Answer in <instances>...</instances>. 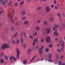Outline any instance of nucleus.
Returning a JSON list of instances; mask_svg holds the SVG:
<instances>
[{
	"mask_svg": "<svg viewBox=\"0 0 65 65\" xmlns=\"http://www.w3.org/2000/svg\"><path fill=\"white\" fill-rule=\"evenodd\" d=\"M59 43L61 45V46L62 47H61L60 48V50L62 52H64V41L62 40H60L59 41Z\"/></svg>",
	"mask_w": 65,
	"mask_h": 65,
	"instance_id": "f257e3e1",
	"label": "nucleus"
},
{
	"mask_svg": "<svg viewBox=\"0 0 65 65\" xmlns=\"http://www.w3.org/2000/svg\"><path fill=\"white\" fill-rule=\"evenodd\" d=\"M9 47H10L9 45H8L6 43H5L2 46V49L5 50V49H6L7 48H9Z\"/></svg>",
	"mask_w": 65,
	"mask_h": 65,
	"instance_id": "f03ea898",
	"label": "nucleus"
},
{
	"mask_svg": "<svg viewBox=\"0 0 65 65\" xmlns=\"http://www.w3.org/2000/svg\"><path fill=\"white\" fill-rule=\"evenodd\" d=\"M46 34H49L50 32L51 31V29L50 28H48L46 29Z\"/></svg>",
	"mask_w": 65,
	"mask_h": 65,
	"instance_id": "7ed1b4c3",
	"label": "nucleus"
},
{
	"mask_svg": "<svg viewBox=\"0 0 65 65\" xmlns=\"http://www.w3.org/2000/svg\"><path fill=\"white\" fill-rule=\"evenodd\" d=\"M17 54L16 55V57L17 59H19L20 58V56H19V50L18 49L17 51Z\"/></svg>",
	"mask_w": 65,
	"mask_h": 65,
	"instance_id": "20e7f679",
	"label": "nucleus"
},
{
	"mask_svg": "<svg viewBox=\"0 0 65 65\" xmlns=\"http://www.w3.org/2000/svg\"><path fill=\"white\" fill-rule=\"evenodd\" d=\"M50 37L49 36H47L45 40L47 42H49L50 41Z\"/></svg>",
	"mask_w": 65,
	"mask_h": 65,
	"instance_id": "39448f33",
	"label": "nucleus"
},
{
	"mask_svg": "<svg viewBox=\"0 0 65 65\" xmlns=\"http://www.w3.org/2000/svg\"><path fill=\"white\" fill-rule=\"evenodd\" d=\"M46 11L47 12H49L50 11V8L48 7H47L46 8Z\"/></svg>",
	"mask_w": 65,
	"mask_h": 65,
	"instance_id": "423d86ee",
	"label": "nucleus"
},
{
	"mask_svg": "<svg viewBox=\"0 0 65 65\" xmlns=\"http://www.w3.org/2000/svg\"><path fill=\"white\" fill-rule=\"evenodd\" d=\"M54 34L55 36H57L59 35V32L57 30H56L54 32Z\"/></svg>",
	"mask_w": 65,
	"mask_h": 65,
	"instance_id": "0eeeda50",
	"label": "nucleus"
},
{
	"mask_svg": "<svg viewBox=\"0 0 65 65\" xmlns=\"http://www.w3.org/2000/svg\"><path fill=\"white\" fill-rule=\"evenodd\" d=\"M29 21L28 20L24 22L23 23V25H27V24H29Z\"/></svg>",
	"mask_w": 65,
	"mask_h": 65,
	"instance_id": "6e6552de",
	"label": "nucleus"
},
{
	"mask_svg": "<svg viewBox=\"0 0 65 65\" xmlns=\"http://www.w3.org/2000/svg\"><path fill=\"white\" fill-rule=\"evenodd\" d=\"M39 54H40V55H42V50H39Z\"/></svg>",
	"mask_w": 65,
	"mask_h": 65,
	"instance_id": "1a4fd4ad",
	"label": "nucleus"
},
{
	"mask_svg": "<svg viewBox=\"0 0 65 65\" xmlns=\"http://www.w3.org/2000/svg\"><path fill=\"white\" fill-rule=\"evenodd\" d=\"M23 46L24 48H26L27 47V44L26 43H23Z\"/></svg>",
	"mask_w": 65,
	"mask_h": 65,
	"instance_id": "9d476101",
	"label": "nucleus"
},
{
	"mask_svg": "<svg viewBox=\"0 0 65 65\" xmlns=\"http://www.w3.org/2000/svg\"><path fill=\"white\" fill-rule=\"evenodd\" d=\"M0 62L1 64H3L4 63V60H3V59L1 58L0 60Z\"/></svg>",
	"mask_w": 65,
	"mask_h": 65,
	"instance_id": "9b49d317",
	"label": "nucleus"
},
{
	"mask_svg": "<svg viewBox=\"0 0 65 65\" xmlns=\"http://www.w3.org/2000/svg\"><path fill=\"white\" fill-rule=\"evenodd\" d=\"M20 41L21 43H23L24 42V38L23 37H21L20 39Z\"/></svg>",
	"mask_w": 65,
	"mask_h": 65,
	"instance_id": "f8f14e48",
	"label": "nucleus"
},
{
	"mask_svg": "<svg viewBox=\"0 0 65 65\" xmlns=\"http://www.w3.org/2000/svg\"><path fill=\"white\" fill-rule=\"evenodd\" d=\"M27 63V60H26V59H24L23 61V63L25 64H26Z\"/></svg>",
	"mask_w": 65,
	"mask_h": 65,
	"instance_id": "ddd939ff",
	"label": "nucleus"
},
{
	"mask_svg": "<svg viewBox=\"0 0 65 65\" xmlns=\"http://www.w3.org/2000/svg\"><path fill=\"white\" fill-rule=\"evenodd\" d=\"M12 59L14 60V61H16V60H17V58L13 56L12 57Z\"/></svg>",
	"mask_w": 65,
	"mask_h": 65,
	"instance_id": "4468645a",
	"label": "nucleus"
},
{
	"mask_svg": "<svg viewBox=\"0 0 65 65\" xmlns=\"http://www.w3.org/2000/svg\"><path fill=\"white\" fill-rule=\"evenodd\" d=\"M26 12L25 11H23L22 12V15H25L26 14Z\"/></svg>",
	"mask_w": 65,
	"mask_h": 65,
	"instance_id": "2eb2a0df",
	"label": "nucleus"
},
{
	"mask_svg": "<svg viewBox=\"0 0 65 65\" xmlns=\"http://www.w3.org/2000/svg\"><path fill=\"white\" fill-rule=\"evenodd\" d=\"M56 14L58 16V17H59V18H61V14H60L59 13H56Z\"/></svg>",
	"mask_w": 65,
	"mask_h": 65,
	"instance_id": "dca6fc26",
	"label": "nucleus"
},
{
	"mask_svg": "<svg viewBox=\"0 0 65 65\" xmlns=\"http://www.w3.org/2000/svg\"><path fill=\"white\" fill-rule=\"evenodd\" d=\"M36 56H34L32 58V59L31 60V62H32V61H33L34 60V59L35 58H36Z\"/></svg>",
	"mask_w": 65,
	"mask_h": 65,
	"instance_id": "f3484780",
	"label": "nucleus"
},
{
	"mask_svg": "<svg viewBox=\"0 0 65 65\" xmlns=\"http://www.w3.org/2000/svg\"><path fill=\"white\" fill-rule=\"evenodd\" d=\"M47 22L46 21H44L43 22V24L44 25H47Z\"/></svg>",
	"mask_w": 65,
	"mask_h": 65,
	"instance_id": "a211bd4d",
	"label": "nucleus"
},
{
	"mask_svg": "<svg viewBox=\"0 0 65 65\" xmlns=\"http://www.w3.org/2000/svg\"><path fill=\"white\" fill-rule=\"evenodd\" d=\"M5 58L6 59V60H8V57H7L6 55H5L4 56Z\"/></svg>",
	"mask_w": 65,
	"mask_h": 65,
	"instance_id": "6ab92c4d",
	"label": "nucleus"
},
{
	"mask_svg": "<svg viewBox=\"0 0 65 65\" xmlns=\"http://www.w3.org/2000/svg\"><path fill=\"white\" fill-rule=\"evenodd\" d=\"M39 29H40V28H39V27L37 26L36 27V30H37V31H39Z\"/></svg>",
	"mask_w": 65,
	"mask_h": 65,
	"instance_id": "aec40b11",
	"label": "nucleus"
},
{
	"mask_svg": "<svg viewBox=\"0 0 65 65\" xmlns=\"http://www.w3.org/2000/svg\"><path fill=\"white\" fill-rule=\"evenodd\" d=\"M38 39L37 38L35 39L34 40V41H35L36 42H37V41H38Z\"/></svg>",
	"mask_w": 65,
	"mask_h": 65,
	"instance_id": "412c9836",
	"label": "nucleus"
},
{
	"mask_svg": "<svg viewBox=\"0 0 65 65\" xmlns=\"http://www.w3.org/2000/svg\"><path fill=\"white\" fill-rule=\"evenodd\" d=\"M6 0H5L3 4V5H5V4L6 3Z\"/></svg>",
	"mask_w": 65,
	"mask_h": 65,
	"instance_id": "4be33fe9",
	"label": "nucleus"
},
{
	"mask_svg": "<svg viewBox=\"0 0 65 65\" xmlns=\"http://www.w3.org/2000/svg\"><path fill=\"white\" fill-rule=\"evenodd\" d=\"M14 29H15L14 27H11L10 28L11 30V31H13V30H14Z\"/></svg>",
	"mask_w": 65,
	"mask_h": 65,
	"instance_id": "5701e85b",
	"label": "nucleus"
},
{
	"mask_svg": "<svg viewBox=\"0 0 65 65\" xmlns=\"http://www.w3.org/2000/svg\"><path fill=\"white\" fill-rule=\"evenodd\" d=\"M23 34H24V37H26V36H27V34H26V33L25 31H23Z\"/></svg>",
	"mask_w": 65,
	"mask_h": 65,
	"instance_id": "b1692460",
	"label": "nucleus"
},
{
	"mask_svg": "<svg viewBox=\"0 0 65 65\" xmlns=\"http://www.w3.org/2000/svg\"><path fill=\"white\" fill-rule=\"evenodd\" d=\"M45 52H48L49 51V49L46 48L45 50Z\"/></svg>",
	"mask_w": 65,
	"mask_h": 65,
	"instance_id": "393cba45",
	"label": "nucleus"
},
{
	"mask_svg": "<svg viewBox=\"0 0 65 65\" xmlns=\"http://www.w3.org/2000/svg\"><path fill=\"white\" fill-rule=\"evenodd\" d=\"M15 24L16 25H19V22L17 21L16 22H15Z\"/></svg>",
	"mask_w": 65,
	"mask_h": 65,
	"instance_id": "a878e982",
	"label": "nucleus"
},
{
	"mask_svg": "<svg viewBox=\"0 0 65 65\" xmlns=\"http://www.w3.org/2000/svg\"><path fill=\"white\" fill-rule=\"evenodd\" d=\"M37 23H41V21L39 20H38L37 21Z\"/></svg>",
	"mask_w": 65,
	"mask_h": 65,
	"instance_id": "bb28decb",
	"label": "nucleus"
},
{
	"mask_svg": "<svg viewBox=\"0 0 65 65\" xmlns=\"http://www.w3.org/2000/svg\"><path fill=\"white\" fill-rule=\"evenodd\" d=\"M48 57L49 58H52V54L49 55L48 56Z\"/></svg>",
	"mask_w": 65,
	"mask_h": 65,
	"instance_id": "cd10ccee",
	"label": "nucleus"
},
{
	"mask_svg": "<svg viewBox=\"0 0 65 65\" xmlns=\"http://www.w3.org/2000/svg\"><path fill=\"white\" fill-rule=\"evenodd\" d=\"M18 34V32H16V33H15L14 35V37H16L17 36V35Z\"/></svg>",
	"mask_w": 65,
	"mask_h": 65,
	"instance_id": "c85d7f7f",
	"label": "nucleus"
},
{
	"mask_svg": "<svg viewBox=\"0 0 65 65\" xmlns=\"http://www.w3.org/2000/svg\"><path fill=\"white\" fill-rule=\"evenodd\" d=\"M54 26L55 28H58V27H59V25H57V24H55L54 25Z\"/></svg>",
	"mask_w": 65,
	"mask_h": 65,
	"instance_id": "c756f323",
	"label": "nucleus"
},
{
	"mask_svg": "<svg viewBox=\"0 0 65 65\" xmlns=\"http://www.w3.org/2000/svg\"><path fill=\"white\" fill-rule=\"evenodd\" d=\"M41 7H40L38 8L37 9V10H40L41 9Z\"/></svg>",
	"mask_w": 65,
	"mask_h": 65,
	"instance_id": "7c9ffc66",
	"label": "nucleus"
},
{
	"mask_svg": "<svg viewBox=\"0 0 65 65\" xmlns=\"http://www.w3.org/2000/svg\"><path fill=\"white\" fill-rule=\"evenodd\" d=\"M59 56L58 55H57L56 56V58L57 59V60L59 59Z\"/></svg>",
	"mask_w": 65,
	"mask_h": 65,
	"instance_id": "2f4dec72",
	"label": "nucleus"
},
{
	"mask_svg": "<svg viewBox=\"0 0 65 65\" xmlns=\"http://www.w3.org/2000/svg\"><path fill=\"white\" fill-rule=\"evenodd\" d=\"M44 48V47L42 46L39 49V50H42Z\"/></svg>",
	"mask_w": 65,
	"mask_h": 65,
	"instance_id": "473e14b6",
	"label": "nucleus"
},
{
	"mask_svg": "<svg viewBox=\"0 0 65 65\" xmlns=\"http://www.w3.org/2000/svg\"><path fill=\"white\" fill-rule=\"evenodd\" d=\"M12 42L13 43V44H16V42H15V41L14 40L12 41Z\"/></svg>",
	"mask_w": 65,
	"mask_h": 65,
	"instance_id": "72a5a7b5",
	"label": "nucleus"
},
{
	"mask_svg": "<svg viewBox=\"0 0 65 65\" xmlns=\"http://www.w3.org/2000/svg\"><path fill=\"white\" fill-rule=\"evenodd\" d=\"M14 13V10L13 9L12 10V15H13Z\"/></svg>",
	"mask_w": 65,
	"mask_h": 65,
	"instance_id": "f704fd0d",
	"label": "nucleus"
},
{
	"mask_svg": "<svg viewBox=\"0 0 65 65\" xmlns=\"http://www.w3.org/2000/svg\"><path fill=\"white\" fill-rule=\"evenodd\" d=\"M22 20H25L26 19V17H23L22 18Z\"/></svg>",
	"mask_w": 65,
	"mask_h": 65,
	"instance_id": "c9c22d12",
	"label": "nucleus"
},
{
	"mask_svg": "<svg viewBox=\"0 0 65 65\" xmlns=\"http://www.w3.org/2000/svg\"><path fill=\"white\" fill-rule=\"evenodd\" d=\"M19 42H20V40H19L18 39L17 41V43L19 44Z\"/></svg>",
	"mask_w": 65,
	"mask_h": 65,
	"instance_id": "e433bc0d",
	"label": "nucleus"
},
{
	"mask_svg": "<svg viewBox=\"0 0 65 65\" xmlns=\"http://www.w3.org/2000/svg\"><path fill=\"white\" fill-rule=\"evenodd\" d=\"M12 23V24H13V23H14V22H15V21H14V20H13L11 21Z\"/></svg>",
	"mask_w": 65,
	"mask_h": 65,
	"instance_id": "4c0bfd02",
	"label": "nucleus"
},
{
	"mask_svg": "<svg viewBox=\"0 0 65 65\" xmlns=\"http://www.w3.org/2000/svg\"><path fill=\"white\" fill-rule=\"evenodd\" d=\"M49 47H50V48L52 47H53V45L51 44L49 45Z\"/></svg>",
	"mask_w": 65,
	"mask_h": 65,
	"instance_id": "58836bf2",
	"label": "nucleus"
},
{
	"mask_svg": "<svg viewBox=\"0 0 65 65\" xmlns=\"http://www.w3.org/2000/svg\"><path fill=\"white\" fill-rule=\"evenodd\" d=\"M63 58H64V56L63 55H62L60 56V59H63Z\"/></svg>",
	"mask_w": 65,
	"mask_h": 65,
	"instance_id": "ea45409f",
	"label": "nucleus"
},
{
	"mask_svg": "<svg viewBox=\"0 0 65 65\" xmlns=\"http://www.w3.org/2000/svg\"><path fill=\"white\" fill-rule=\"evenodd\" d=\"M29 37L30 38H32V39H33V36H29Z\"/></svg>",
	"mask_w": 65,
	"mask_h": 65,
	"instance_id": "a19ab883",
	"label": "nucleus"
},
{
	"mask_svg": "<svg viewBox=\"0 0 65 65\" xmlns=\"http://www.w3.org/2000/svg\"><path fill=\"white\" fill-rule=\"evenodd\" d=\"M48 60L49 61H50V62H51L52 61V59L51 58H49L48 59Z\"/></svg>",
	"mask_w": 65,
	"mask_h": 65,
	"instance_id": "79ce46f5",
	"label": "nucleus"
},
{
	"mask_svg": "<svg viewBox=\"0 0 65 65\" xmlns=\"http://www.w3.org/2000/svg\"><path fill=\"white\" fill-rule=\"evenodd\" d=\"M56 1H57V0H54V4H56L57 3H56Z\"/></svg>",
	"mask_w": 65,
	"mask_h": 65,
	"instance_id": "37998d69",
	"label": "nucleus"
},
{
	"mask_svg": "<svg viewBox=\"0 0 65 65\" xmlns=\"http://www.w3.org/2000/svg\"><path fill=\"white\" fill-rule=\"evenodd\" d=\"M61 50H60L59 49H58L57 50V51L58 52V53H59L60 52H61Z\"/></svg>",
	"mask_w": 65,
	"mask_h": 65,
	"instance_id": "c03bdc74",
	"label": "nucleus"
},
{
	"mask_svg": "<svg viewBox=\"0 0 65 65\" xmlns=\"http://www.w3.org/2000/svg\"><path fill=\"white\" fill-rule=\"evenodd\" d=\"M27 2H30L31 0H26Z\"/></svg>",
	"mask_w": 65,
	"mask_h": 65,
	"instance_id": "a18cd8bd",
	"label": "nucleus"
},
{
	"mask_svg": "<svg viewBox=\"0 0 65 65\" xmlns=\"http://www.w3.org/2000/svg\"><path fill=\"white\" fill-rule=\"evenodd\" d=\"M4 0H0V3H3Z\"/></svg>",
	"mask_w": 65,
	"mask_h": 65,
	"instance_id": "49530a36",
	"label": "nucleus"
},
{
	"mask_svg": "<svg viewBox=\"0 0 65 65\" xmlns=\"http://www.w3.org/2000/svg\"><path fill=\"white\" fill-rule=\"evenodd\" d=\"M3 10H2L0 12V14H1L3 13Z\"/></svg>",
	"mask_w": 65,
	"mask_h": 65,
	"instance_id": "de8ad7c7",
	"label": "nucleus"
},
{
	"mask_svg": "<svg viewBox=\"0 0 65 65\" xmlns=\"http://www.w3.org/2000/svg\"><path fill=\"white\" fill-rule=\"evenodd\" d=\"M52 30L53 31H54L55 30V28L54 27H53Z\"/></svg>",
	"mask_w": 65,
	"mask_h": 65,
	"instance_id": "09e8293b",
	"label": "nucleus"
},
{
	"mask_svg": "<svg viewBox=\"0 0 65 65\" xmlns=\"http://www.w3.org/2000/svg\"><path fill=\"white\" fill-rule=\"evenodd\" d=\"M61 61H60L58 63L59 64V65H61Z\"/></svg>",
	"mask_w": 65,
	"mask_h": 65,
	"instance_id": "8fccbe9b",
	"label": "nucleus"
},
{
	"mask_svg": "<svg viewBox=\"0 0 65 65\" xmlns=\"http://www.w3.org/2000/svg\"><path fill=\"white\" fill-rule=\"evenodd\" d=\"M12 57H13V56H10V60H11V59H12Z\"/></svg>",
	"mask_w": 65,
	"mask_h": 65,
	"instance_id": "3c124183",
	"label": "nucleus"
},
{
	"mask_svg": "<svg viewBox=\"0 0 65 65\" xmlns=\"http://www.w3.org/2000/svg\"><path fill=\"white\" fill-rule=\"evenodd\" d=\"M12 3V2H9V4H8V5L10 6V5Z\"/></svg>",
	"mask_w": 65,
	"mask_h": 65,
	"instance_id": "603ef678",
	"label": "nucleus"
},
{
	"mask_svg": "<svg viewBox=\"0 0 65 65\" xmlns=\"http://www.w3.org/2000/svg\"><path fill=\"white\" fill-rule=\"evenodd\" d=\"M18 5V3H16L15 4H14V6H17Z\"/></svg>",
	"mask_w": 65,
	"mask_h": 65,
	"instance_id": "864d4df0",
	"label": "nucleus"
},
{
	"mask_svg": "<svg viewBox=\"0 0 65 65\" xmlns=\"http://www.w3.org/2000/svg\"><path fill=\"white\" fill-rule=\"evenodd\" d=\"M54 5H52L51 6V7L52 8H53V7H54Z\"/></svg>",
	"mask_w": 65,
	"mask_h": 65,
	"instance_id": "5fc2aeb1",
	"label": "nucleus"
},
{
	"mask_svg": "<svg viewBox=\"0 0 65 65\" xmlns=\"http://www.w3.org/2000/svg\"><path fill=\"white\" fill-rule=\"evenodd\" d=\"M31 51H32L31 49H29L28 50V52H29V51H30V52H31Z\"/></svg>",
	"mask_w": 65,
	"mask_h": 65,
	"instance_id": "6e6d98bb",
	"label": "nucleus"
},
{
	"mask_svg": "<svg viewBox=\"0 0 65 65\" xmlns=\"http://www.w3.org/2000/svg\"><path fill=\"white\" fill-rule=\"evenodd\" d=\"M62 26L63 27H65V24H63L62 25Z\"/></svg>",
	"mask_w": 65,
	"mask_h": 65,
	"instance_id": "4d7b16f0",
	"label": "nucleus"
},
{
	"mask_svg": "<svg viewBox=\"0 0 65 65\" xmlns=\"http://www.w3.org/2000/svg\"><path fill=\"white\" fill-rule=\"evenodd\" d=\"M37 35V32H35L34 34L35 36H36Z\"/></svg>",
	"mask_w": 65,
	"mask_h": 65,
	"instance_id": "13d9d810",
	"label": "nucleus"
},
{
	"mask_svg": "<svg viewBox=\"0 0 65 65\" xmlns=\"http://www.w3.org/2000/svg\"><path fill=\"white\" fill-rule=\"evenodd\" d=\"M4 55L3 53H1V57H2V56H3Z\"/></svg>",
	"mask_w": 65,
	"mask_h": 65,
	"instance_id": "bf43d9fd",
	"label": "nucleus"
},
{
	"mask_svg": "<svg viewBox=\"0 0 65 65\" xmlns=\"http://www.w3.org/2000/svg\"><path fill=\"white\" fill-rule=\"evenodd\" d=\"M58 39V38H56L55 39V41H57Z\"/></svg>",
	"mask_w": 65,
	"mask_h": 65,
	"instance_id": "052dcab7",
	"label": "nucleus"
},
{
	"mask_svg": "<svg viewBox=\"0 0 65 65\" xmlns=\"http://www.w3.org/2000/svg\"><path fill=\"white\" fill-rule=\"evenodd\" d=\"M35 41H34L33 42V45H35Z\"/></svg>",
	"mask_w": 65,
	"mask_h": 65,
	"instance_id": "680f3d73",
	"label": "nucleus"
},
{
	"mask_svg": "<svg viewBox=\"0 0 65 65\" xmlns=\"http://www.w3.org/2000/svg\"><path fill=\"white\" fill-rule=\"evenodd\" d=\"M58 8V7L57 6H56L55 7V9H57Z\"/></svg>",
	"mask_w": 65,
	"mask_h": 65,
	"instance_id": "e2e57ef3",
	"label": "nucleus"
},
{
	"mask_svg": "<svg viewBox=\"0 0 65 65\" xmlns=\"http://www.w3.org/2000/svg\"><path fill=\"white\" fill-rule=\"evenodd\" d=\"M24 4V2H22L21 3H20V4Z\"/></svg>",
	"mask_w": 65,
	"mask_h": 65,
	"instance_id": "0e129e2a",
	"label": "nucleus"
},
{
	"mask_svg": "<svg viewBox=\"0 0 65 65\" xmlns=\"http://www.w3.org/2000/svg\"><path fill=\"white\" fill-rule=\"evenodd\" d=\"M41 41L42 42H43L44 41V40L43 39H42L41 40Z\"/></svg>",
	"mask_w": 65,
	"mask_h": 65,
	"instance_id": "69168bd1",
	"label": "nucleus"
},
{
	"mask_svg": "<svg viewBox=\"0 0 65 65\" xmlns=\"http://www.w3.org/2000/svg\"><path fill=\"white\" fill-rule=\"evenodd\" d=\"M12 18H13L12 16H11L10 18V20H12Z\"/></svg>",
	"mask_w": 65,
	"mask_h": 65,
	"instance_id": "338daca9",
	"label": "nucleus"
},
{
	"mask_svg": "<svg viewBox=\"0 0 65 65\" xmlns=\"http://www.w3.org/2000/svg\"><path fill=\"white\" fill-rule=\"evenodd\" d=\"M21 36H23L24 34H23V33H21Z\"/></svg>",
	"mask_w": 65,
	"mask_h": 65,
	"instance_id": "774afa93",
	"label": "nucleus"
}]
</instances>
